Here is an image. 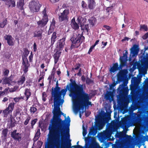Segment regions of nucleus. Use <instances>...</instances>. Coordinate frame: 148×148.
<instances>
[{"label": "nucleus", "mask_w": 148, "mask_h": 148, "mask_svg": "<svg viewBox=\"0 0 148 148\" xmlns=\"http://www.w3.org/2000/svg\"><path fill=\"white\" fill-rule=\"evenodd\" d=\"M69 9H65L62 12L58 14V19L60 22H67L69 21Z\"/></svg>", "instance_id": "nucleus-8"}, {"label": "nucleus", "mask_w": 148, "mask_h": 148, "mask_svg": "<svg viewBox=\"0 0 148 148\" xmlns=\"http://www.w3.org/2000/svg\"><path fill=\"white\" fill-rule=\"evenodd\" d=\"M88 7L90 9H93L94 8V6L95 2L94 1H88Z\"/></svg>", "instance_id": "nucleus-38"}, {"label": "nucleus", "mask_w": 148, "mask_h": 148, "mask_svg": "<svg viewBox=\"0 0 148 148\" xmlns=\"http://www.w3.org/2000/svg\"><path fill=\"white\" fill-rule=\"evenodd\" d=\"M127 121L125 119H124L121 121V124L123 126H125L127 124Z\"/></svg>", "instance_id": "nucleus-51"}, {"label": "nucleus", "mask_w": 148, "mask_h": 148, "mask_svg": "<svg viewBox=\"0 0 148 148\" xmlns=\"http://www.w3.org/2000/svg\"><path fill=\"white\" fill-rule=\"evenodd\" d=\"M87 133V131L84 128H83V135L84 136H85Z\"/></svg>", "instance_id": "nucleus-54"}, {"label": "nucleus", "mask_w": 148, "mask_h": 148, "mask_svg": "<svg viewBox=\"0 0 148 148\" xmlns=\"http://www.w3.org/2000/svg\"><path fill=\"white\" fill-rule=\"evenodd\" d=\"M46 8H45L43 11H42V13L43 14V16H42V18H43L44 19H49L48 18V16L47 14L46 13Z\"/></svg>", "instance_id": "nucleus-37"}, {"label": "nucleus", "mask_w": 148, "mask_h": 148, "mask_svg": "<svg viewBox=\"0 0 148 148\" xmlns=\"http://www.w3.org/2000/svg\"><path fill=\"white\" fill-rule=\"evenodd\" d=\"M120 71L117 74V80L119 82H121L122 81L123 78L125 74L127 71L126 69L122 70L120 69Z\"/></svg>", "instance_id": "nucleus-15"}, {"label": "nucleus", "mask_w": 148, "mask_h": 148, "mask_svg": "<svg viewBox=\"0 0 148 148\" xmlns=\"http://www.w3.org/2000/svg\"><path fill=\"white\" fill-rule=\"evenodd\" d=\"M14 102L11 103L9 104L6 108L3 110V114L4 117H7L8 115H10H10H12V112L14 109Z\"/></svg>", "instance_id": "nucleus-10"}, {"label": "nucleus", "mask_w": 148, "mask_h": 148, "mask_svg": "<svg viewBox=\"0 0 148 148\" xmlns=\"http://www.w3.org/2000/svg\"><path fill=\"white\" fill-rule=\"evenodd\" d=\"M86 19L81 17H79L77 18V21L78 23H80V26L82 24H86Z\"/></svg>", "instance_id": "nucleus-27"}, {"label": "nucleus", "mask_w": 148, "mask_h": 148, "mask_svg": "<svg viewBox=\"0 0 148 148\" xmlns=\"http://www.w3.org/2000/svg\"><path fill=\"white\" fill-rule=\"evenodd\" d=\"M113 97V93L112 91H107L105 97L106 100H110Z\"/></svg>", "instance_id": "nucleus-28"}, {"label": "nucleus", "mask_w": 148, "mask_h": 148, "mask_svg": "<svg viewBox=\"0 0 148 148\" xmlns=\"http://www.w3.org/2000/svg\"><path fill=\"white\" fill-rule=\"evenodd\" d=\"M127 83L123 82L119 86L117 90L119 92L120 97H124L128 95L129 90L127 87H125L127 86Z\"/></svg>", "instance_id": "nucleus-7"}, {"label": "nucleus", "mask_w": 148, "mask_h": 148, "mask_svg": "<svg viewBox=\"0 0 148 148\" xmlns=\"http://www.w3.org/2000/svg\"><path fill=\"white\" fill-rule=\"evenodd\" d=\"M129 39V38L128 37H125L121 41L122 42H123L125 40H128Z\"/></svg>", "instance_id": "nucleus-64"}, {"label": "nucleus", "mask_w": 148, "mask_h": 148, "mask_svg": "<svg viewBox=\"0 0 148 148\" xmlns=\"http://www.w3.org/2000/svg\"><path fill=\"white\" fill-rule=\"evenodd\" d=\"M103 27L105 28L108 31H110L111 30V27L110 26L107 25H104Z\"/></svg>", "instance_id": "nucleus-57"}, {"label": "nucleus", "mask_w": 148, "mask_h": 148, "mask_svg": "<svg viewBox=\"0 0 148 148\" xmlns=\"http://www.w3.org/2000/svg\"><path fill=\"white\" fill-rule=\"evenodd\" d=\"M43 29H37L33 32V37H36L38 39L41 40L42 37V34Z\"/></svg>", "instance_id": "nucleus-16"}, {"label": "nucleus", "mask_w": 148, "mask_h": 148, "mask_svg": "<svg viewBox=\"0 0 148 148\" xmlns=\"http://www.w3.org/2000/svg\"><path fill=\"white\" fill-rule=\"evenodd\" d=\"M24 0H19V1L17 2V6L21 10H23L24 9Z\"/></svg>", "instance_id": "nucleus-26"}, {"label": "nucleus", "mask_w": 148, "mask_h": 148, "mask_svg": "<svg viewBox=\"0 0 148 148\" xmlns=\"http://www.w3.org/2000/svg\"><path fill=\"white\" fill-rule=\"evenodd\" d=\"M8 23L7 18H6L2 22H0V27L3 28Z\"/></svg>", "instance_id": "nucleus-35"}, {"label": "nucleus", "mask_w": 148, "mask_h": 148, "mask_svg": "<svg viewBox=\"0 0 148 148\" xmlns=\"http://www.w3.org/2000/svg\"><path fill=\"white\" fill-rule=\"evenodd\" d=\"M33 49L34 51V52H36L37 50L36 44V43L35 42H34V43Z\"/></svg>", "instance_id": "nucleus-56"}, {"label": "nucleus", "mask_w": 148, "mask_h": 148, "mask_svg": "<svg viewBox=\"0 0 148 148\" xmlns=\"http://www.w3.org/2000/svg\"><path fill=\"white\" fill-rule=\"evenodd\" d=\"M25 80V77L24 75L23 74L21 76L20 80L18 81V83L20 85L24 83Z\"/></svg>", "instance_id": "nucleus-33"}, {"label": "nucleus", "mask_w": 148, "mask_h": 148, "mask_svg": "<svg viewBox=\"0 0 148 148\" xmlns=\"http://www.w3.org/2000/svg\"><path fill=\"white\" fill-rule=\"evenodd\" d=\"M17 130H14L12 132L11 136L14 140L20 142L22 140L21 134L18 133H17Z\"/></svg>", "instance_id": "nucleus-12"}, {"label": "nucleus", "mask_w": 148, "mask_h": 148, "mask_svg": "<svg viewBox=\"0 0 148 148\" xmlns=\"http://www.w3.org/2000/svg\"><path fill=\"white\" fill-rule=\"evenodd\" d=\"M58 84L57 81L56 84V86L55 88H52L51 91V97L53 98V106L54 107L53 110V116H61V115H64V113L61 111L60 107V105L61 101L62 98V96L64 97L66 94V91H63L65 89H62L61 90V88L58 86Z\"/></svg>", "instance_id": "nucleus-3"}, {"label": "nucleus", "mask_w": 148, "mask_h": 148, "mask_svg": "<svg viewBox=\"0 0 148 148\" xmlns=\"http://www.w3.org/2000/svg\"><path fill=\"white\" fill-rule=\"evenodd\" d=\"M31 117L30 116H29L26 119L25 121H24V125H26L28 123L29 121L30 120Z\"/></svg>", "instance_id": "nucleus-46"}, {"label": "nucleus", "mask_w": 148, "mask_h": 148, "mask_svg": "<svg viewBox=\"0 0 148 148\" xmlns=\"http://www.w3.org/2000/svg\"><path fill=\"white\" fill-rule=\"evenodd\" d=\"M65 118L64 120L60 118L61 116H53L51 120L50 124L49 127V130L48 136L51 138V140H55L56 142L58 141L60 144V148H69L71 144V140L69 139V141L66 143L65 141V136L68 132V137H69V126L71 122L70 119L68 116L67 117V127L66 129L65 121L66 120V114L63 115Z\"/></svg>", "instance_id": "nucleus-1"}, {"label": "nucleus", "mask_w": 148, "mask_h": 148, "mask_svg": "<svg viewBox=\"0 0 148 148\" xmlns=\"http://www.w3.org/2000/svg\"><path fill=\"white\" fill-rule=\"evenodd\" d=\"M29 7L31 12L33 13L38 12L41 7L38 0H33L29 3Z\"/></svg>", "instance_id": "nucleus-6"}, {"label": "nucleus", "mask_w": 148, "mask_h": 148, "mask_svg": "<svg viewBox=\"0 0 148 148\" xmlns=\"http://www.w3.org/2000/svg\"><path fill=\"white\" fill-rule=\"evenodd\" d=\"M95 47L93 45H92L90 48L88 53L90 54V53L92 51V50Z\"/></svg>", "instance_id": "nucleus-55"}, {"label": "nucleus", "mask_w": 148, "mask_h": 148, "mask_svg": "<svg viewBox=\"0 0 148 148\" xmlns=\"http://www.w3.org/2000/svg\"><path fill=\"white\" fill-rule=\"evenodd\" d=\"M5 70L3 72V75L4 76H7L9 73V70L7 69H5Z\"/></svg>", "instance_id": "nucleus-44"}, {"label": "nucleus", "mask_w": 148, "mask_h": 148, "mask_svg": "<svg viewBox=\"0 0 148 148\" xmlns=\"http://www.w3.org/2000/svg\"><path fill=\"white\" fill-rule=\"evenodd\" d=\"M70 81L71 82L67 85L65 90L63 91L67 92L68 90L69 91V96L72 97L73 99L74 111L77 113L81 108L83 110L84 107L91 106V102L89 101V95L84 90L83 84L77 85L72 79H70Z\"/></svg>", "instance_id": "nucleus-2"}, {"label": "nucleus", "mask_w": 148, "mask_h": 148, "mask_svg": "<svg viewBox=\"0 0 148 148\" xmlns=\"http://www.w3.org/2000/svg\"><path fill=\"white\" fill-rule=\"evenodd\" d=\"M53 28L50 26L49 29L48 31V35H50L53 32Z\"/></svg>", "instance_id": "nucleus-45"}, {"label": "nucleus", "mask_w": 148, "mask_h": 148, "mask_svg": "<svg viewBox=\"0 0 148 148\" xmlns=\"http://www.w3.org/2000/svg\"><path fill=\"white\" fill-rule=\"evenodd\" d=\"M81 4L82 7L83 8H87V5L84 1H82Z\"/></svg>", "instance_id": "nucleus-50"}, {"label": "nucleus", "mask_w": 148, "mask_h": 148, "mask_svg": "<svg viewBox=\"0 0 148 148\" xmlns=\"http://www.w3.org/2000/svg\"><path fill=\"white\" fill-rule=\"evenodd\" d=\"M24 97L23 96H21L20 97H15L14 98V100L16 103L18 102L20 100H23Z\"/></svg>", "instance_id": "nucleus-41"}, {"label": "nucleus", "mask_w": 148, "mask_h": 148, "mask_svg": "<svg viewBox=\"0 0 148 148\" xmlns=\"http://www.w3.org/2000/svg\"><path fill=\"white\" fill-rule=\"evenodd\" d=\"M97 133V131L96 129L94 128H92L91 129L90 131L89 132L88 135H92L93 136H95Z\"/></svg>", "instance_id": "nucleus-34"}, {"label": "nucleus", "mask_w": 148, "mask_h": 148, "mask_svg": "<svg viewBox=\"0 0 148 148\" xmlns=\"http://www.w3.org/2000/svg\"><path fill=\"white\" fill-rule=\"evenodd\" d=\"M75 68H72V71H74V70H78L81 67V64L79 63L77 64L75 66Z\"/></svg>", "instance_id": "nucleus-42"}, {"label": "nucleus", "mask_w": 148, "mask_h": 148, "mask_svg": "<svg viewBox=\"0 0 148 148\" xmlns=\"http://www.w3.org/2000/svg\"><path fill=\"white\" fill-rule=\"evenodd\" d=\"M30 112L32 114L34 113L37 111V109L33 105L32 107H30Z\"/></svg>", "instance_id": "nucleus-39"}, {"label": "nucleus", "mask_w": 148, "mask_h": 148, "mask_svg": "<svg viewBox=\"0 0 148 148\" xmlns=\"http://www.w3.org/2000/svg\"><path fill=\"white\" fill-rule=\"evenodd\" d=\"M42 144L43 142L41 141H38L37 142L38 147H41L42 145Z\"/></svg>", "instance_id": "nucleus-53"}, {"label": "nucleus", "mask_w": 148, "mask_h": 148, "mask_svg": "<svg viewBox=\"0 0 148 148\" xmlns=\"http://www.w3.org/2000/svg\"><path fill=\"white\" fill-rule=\"evenodd\" d=\"M84 39V37L83 36V35L78 34H74L70 39L71 42V44L70 47V49L72 50V49L75 48H78L82 42L81 40V38Z\"/></svg>", "instance_id": "nucleus-5"}, {"label": "nucleus", "mask_w": 148, "mask_h": 148, "mask_svg": "<svg viewBox=\"0 0 148 148\" xmlns=\"http://www.w3.org/2000/svg\"><path fill=\"white\" fill-rule=\"evenodd\" d=\"M148 37V33L145 34L143 36V38L144 39H146Z\"/></svg>", "instance_id": "nucleus-59"}, {"label": "nucleus", "mask_w": 148, "mask_h": 148, "mask_svg": "<svg viewBox=\"0 0 148 148\" xmlns=\"http://www.w3.org/2000/svg\"><path fill=\"white\" fill-rule=\"evenodd\" d=\"M142 120V117L141 115L138 114L136 118V121L137 123H140Z\"/></svg>", "instance_id": "nucleus-36"}, {"label": "nucleus", "mask_w": 148, "mask_h": 148, "mask_svg": "<svg viewBox=\"0 0 148 148\" xmlns=\"http://www.w3.org/2000/svg\"><path fill=\"white\" fill-rule=\"evenodd\" d=\"M5 2V5L8 6V7H15L16 5L15 1L14 0H1Z\"/></svg>", "instance_id": "nucleus-20"}, {"label": "nucleus", "mask_w": 148, "mask_h": 148, "mask_svg": "<svg viewBox=\"0 0 148 148\" xmlns=\"http://www.w3.org/2000/svg\"><path fill=\"white\" fill-rule=\"evenodd\" d=\"M104 136L107 137H110V135L109 134V133L107 132H106L104 133L103 134Z\"/></svg>", "instance_id": "nucleus-60"}, {"label": "nucleus", "mask_w": 148, "mask_h": 148, "mask_svg": "<svg viewBox=\"0 0 148 148\" xmlns=\"http://www.w3.org/2000/svg\"><path fill=\"white\" fill-rule=\"evenodd\" d=\"M24 94L26 97L25 101H27L31 95L30 89L29 88H25V90Z\"/></svg>", "instance_id": "nucleus-24"}, {"label": "nucleus", "mask_w": 148, "mask_h": 148, "mask_svg": "<svg viewBox=\"0 0 148 148\" xmlns=\"http://www.w3.org/2000/svg\"><path fill=\"white\" fill-rule=\"evenodd\" d=\"M80 27H81L82 33L83 32L86 33L87 35L89 34L90 29L88 24L84 25L82 24L81 25Z\"/></svg>", "instance_id": "nucleus-19"}, {"label": "nucleus", "mask_w": 148, "mask_h": 148, "mask_svg": "<svg viewBox=\"0 0 148 148\" xmlns=\"http://www.w3.org/2000/svg\"><path fill=\"white\" fill-rule=\"evenodd\" d=\"M127 52L126 51L125 53L123 54V56L120 57V64L119 66L117 62L113 64V66L110 70V71L111 73H114L119 70L122 69L123 67L126 65L127 61Z\"/></svg>", "instance_id": "nucleus-4"}, {"label": "nucleus", "mask_w": 148, "mask_h": 148, "mask_svg": "<svg viewBox=\"0 0 148 148\" xmlns=\"http://www.w3.org/2000/svg\"><path fill=\"white\" fill-rule=\"evenodd\" d=\"M33 55L32 52H31L30 55L29 56V59L30 62H32Z\"/></svg>", "instance_id": "nucleus-52"}, {"label": "nucleus", "mask_w": 148, "mask_h": 148, "mask_svg": "<svg viewBox=\"0 0 148 148\" xmlns=\"http://www.w3.org/2000/svg\"><path fill=\"white\" fill-rule=\"evenodd\" d=\"M22 110L21 109V108H17L15 112V115L16 116L17 115H18L20 114V115L21 114L20 113V112Z\"/></svg>", "instance_id": "nucleus-49"}, {"label": "nucleus", "mask_w": 148, "mask_h": 148, "mask_svg": "<svg viewBox=\"0 0 148 148\" xmlns=\"http://www.w3.org/2000/svg\"><path fill=\"white\" fill-rule=\"evenodd\" d=\"M40 129L38 128L37 129V131L34 138V141L37 140L40 137Z\"/></svg>", "instance_id": "nucleus-30"}, {"label": "nucleus", "mask_w": 148, "mask_h": 148, "mask_svg": "<svg viewBox=\"0 0 148 148\" xmlns=\"http://www.w3.org/2000/svg\"><path fill=\"white\" fill-rule=\"evenodd\" d=\"M56 148H60V144L58 141L55 143L54 145ZM53 140L51 139V137L48 136L47 141L45 143V148H52L53 146Z\"/></svg>", "instance_id": "nucleus-9"}, {"label": "nucleus", "mask_w": 148, "mask_h": 148, "mask_svg": "<svg viewBox=\"0 0 148 148\" xmlns=\"http://www.w3.org/2000/svg\"><path fill=\"white\" fill-rule=\"evenodd\" d=\"M139 49L138 46L136 44H134L130 49V53L132 54V56H137L139 51Z\"/></svg>", "instance_id": "nucleus-17"}, {"label": "nucleus", "mask_w": 148, "mask_h": 148, "mask_svg": "<svg viewBox=\"0 0 148 148\" xmlns=\"http://www.w3.org/2000/svg\"><path fill=\"white\" fill-rule=\"evenodd\" d=\"M93 81L92 80L88 77H87L86 80V83L87 85H89L92 83H93Z\"/></svg>", "instance_id": "nucleus-43"}, {"label": "nucleus", "mask_w": 148, "mask_h": 148, "mask_svg": "<svg viewBox=\"0 0 148 148\" xmlns=\"http://www.w3.org/2000/svg\"><path fill=\"white\" fill-rule=\"evenodd\" d=\"M8 130L6 128L3 130L2 132V137H3L4 139L5 140L7 138V135L8 132Z\"/></svg>", "instance_id": "nucleus-29"}, {"label": "nucleus", "mask_w": 148, "mask_h": 148, "mask_svg": "<svg viewBox=\"0 0 148 148\" xmlns=\"http://www.w3.org/2000/svg\"><path fill=\"white\" fill-rule=\"evenodd\" d=\"M4 38L7 41L8 45L10 46H13L14 44V39L12 36L9 35H5L4 36Z\"/></svg>", "instance_id": "nucleus-18"}, {"label": "nucleus", "mask_w": 148, "mask_h": 148, "mask_svg": "<svg viewBox=\"0 0 148 148\" xmlns=\"http://www.w3.org/2000/svg\"><path fill=\"white\" fill-rule=\"evenodd\" d=\"M142 29L144 30L145 31H147L148 30L147 26L145 25H140V30H141Z\"/></svg>", "instance_id": "nucleus-40"}, {"label": "nucleus", "mask_w": 148, "mask_h": 148, "mask_svg": "<svg viewBox=\"0 0 148 148\" xmlns=\"http://www.w3.org/2000/svg\"><path fill=\"white\" fill-rule=\"evenodd\" d=\"M57 37L56 32H53L51 38V45L49 46V48H52L53 47V46L56 40Z\"/></svg>", "instance_id": "nucleus-21"}, {"label": "nucleus", "mask_w": 148, "mask_h": 148, "mask_svg": "<svg viewBox=\"0 0 148 148\" xmlns=\"http://www.w3.org/2000/svg\"><path fill=\"white\" fill-rule=\"evenodd\" d=\"M72 147L74 148H81L82 146L79 145H73Z\"/></svg>", "instance_id": "nucleus-62"}, {"label": "nucleus", "mask_w": 148, "mask_h": 148, "mask_svg": "<svg viewBox=\"0 0 148 148\" xmlns=\"http://www.w3.org/2000/svg\"><path fill=\"white\" fill-rule=\"evenodd\" d=\"M24 54L22 56V59H27V57L29 53V51L26 48L24 49Z\"/></svg>", "instance_id": "nucleus-31"}, {"label": "nucleus", "mask_w": 148, "mask_h": 148, "mask_svg": "<svg viewBox=\"0 0 148 148\" xmlns=\"http://www.w3.org/2000/svg\"><path fill=\"white\" fill-rule=\"evenodd\" d=\"M66 38L63 37L62 39H60L57 43L56 49L57 50L61 51L63 49L65 45Z\"/></svg>", "instance_id": "nucleus-14"}, {"label": "nucleus", "mask_w": 148, "mask_h": 148, "mask_svg": "<svg viewBox=\"0 0 148 148\" xmlns=\"http://www.w3.org/2000/svg\"><path fill=\"white\" fill-rule=\"evenodd\" d=\"M61 52L57 51L54 54L53 57L54 59V63L56 64L58 62L60 56Z\"/></svg>", "instance_id": "nucleus-25"}, {"label": "nucleus", "mask_w": 148, "mask_h": 148, "mask_svg": "<svg viewBox=\"0 0 148 148\" xmlns=\"http://www.w3.org/2000/svg\"><path fill=\"white\" fill-rule=\"evenodd\" d=\"M47 95L45 92H44L42 93V100L44 101H45L46 100Z\"/></svg>", "instance_id": "nucleus-47"}, {"label": "nucleus", "mask_w": 148, "mask_h": 148, "mask_svg": "<svg viewBox=\"0 0 148 148\" xmlns=\"http://www.w3.org/2000/svg\"><path fill=\"white\" fill-rule=\"evenodd\" d=\"M48 21L49 19H45L42 18V20L37 22L38 26L37 28L44 30V27L47 24Z\"/></svg>", "instance_id": "nucleus-13"}, {"label": "nucleus", "mask_w": 148, "mask_h": 148, "mask_svg": "<svg viewBox=\"0 0 148 148\" xmlns=\"http://www.w3.org/2000/svg\"><path fill=\"white\" fill-rule=\"evenodd\" d=\"M52 3H54L58 2L60 0H49Z\"/></svg>", "instance_id": "nucleus-63"}, {"label": "nucleus", "mask_w": 148, "mask_h": 148, "mask_svg": "<svg viewBox=\"0 0 148 148\" xmlns=\"http://www.w3.org/2000/svg\"><path fill=\"white\" fill-rule=\"evenodd\" d=\"M118 81L117 80L116 82H115V81H114L113 82L112 84H111V86L112 87H114L115 86L116 84H117L118 83Z\"/></svg>", "instance_id": "nucleus-58"}, {"label": "nucleus", "mask_w": 148, "mask_h": 148, "mask_svg": "<svg viewBox=\"0 0 148 148\" xmlns=\"http://www.w3.org/2000/svg\"><path fill=\"white\" fill-rule=\"evenodd\" d=\"M22 68L24 73H26L28 71V68L30 66L28 59H22Z\"/></svg>", "instance_id": "nucleus-11"}, {"label": "nucleus", "mask_w": 148, "mask_h": 148, "mask_svg": "<svg viewBox=\"0 0 148 148\" xmlns=\"http://www.w3.org/2000/svg\"><path fill=\"white\" fill-rule=\"evenodd\" d=\"M37 121V119H34L32 120L31 121V126L32 128H33V126H34V125L36 123Z\"/></svg>", "instance_id": "nucleus-48"}, {"label": "nucleus", "mask_w": 148, "mask_h": 148, "mask_svg": "<svg viewBox=\"0 0 148 148\" xmlns=\"http://www.w3.org/2000/svg\"><path fill=\"white\" fill-rule=\"evenodd\" d=\"M90 112L88 111L85 112V116L86 117L88 116L90 114Z\"/></svg>", "instance_id": "nucleus-61"}, {"label": "nucleus", "mask_w": 148, "mask_h": 148, "mask_svg": "<svg viewBox=\"0 0 148 148\" xmlns=\"http://www.w3.org/2000/svg\"><path fill=\"white\" fill-rule=\"evenodd\" d=\"M71 25L72 27L75 30H77L79 28V26L77 23L76 22L75 17H73L72 19Z\"/></svg>", "instance_id": "nucleus-23"}, {"label": "nucleus", "mask_w": 148, "mask_h": 148, "mask_svg": "<svg viewBox=\"0 0 148 148\" xmlns=\"http://www.w3.org/2000/svg\"><path fill=\"white\" fill-rule=\"evenodd\" d=\"M10 123H8L7 124V126L8 128L9 129L12 128L15 126V120L13 118L12 115H10Z\"/></svg>", "instance_id": "nucleus-22"}, {"label": "nucleus", "mask_w": 148, "mask_h": 148, "mask_svg": "<svg viewBox=\"0 0 148 148\" xmlns=\"http://www.w3.org/2000/svg\"><path fill=\"white\" fill-rule=\"evenodd\" d=\"M2 84L3 85H6L7 84H10V80L9 77H5L3 78V79Z\"/></svg>", "instance_id": "nucleus-32"}]
</instances>
